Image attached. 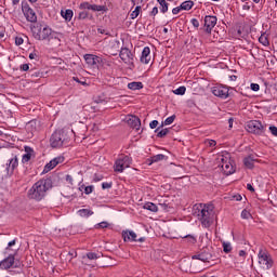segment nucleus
Listing matches in <instances>:
<instances>
[{
  "mask_svg": "<svg viewBox=\"0 0 277 277\" xmlns=\"http://www.w3.org/2000/svg\"><path fill=\"white\" fill-rule=\"evenodd\" d=\"M144 88V83L142 82H130L128 83V89L129 90H142Z\"/></svg>",
  "mask_w": 277,
  "mask_h": 277,
  "instance_id": "nucleus-28",
  "label": "nucleus"
},
{
  "mask_svg": "<svg viewBox=\"0 0 277 277\" xmlns=\"http://www.w3.org/2000/svg\"><path fill=\"white\" fill-rule=\"evenodd\" d=\"M161 129V126L155 130V133H157V137H166L168 133H170V130L168 128ZM160 130V131H159Z\"/></svg>",
  "mask_w": 277,
  "mask_h": 277,
  "instance_id": "nucleus-30",
  "label": "nucleus"
},
{
  "mask_svg": "<svg viewBox=\"0 0 277 277\" xmlns=\"http://www.w3.org/2000/svg\"><path fill=\"white\" fill-rule=\"evenodd\" d=\"M50 144L52 148H62V146H68L70 138L64 131H55L50 137Z\"/></svg>",
  "mask_w": 277,
  "mask_h": 277,
  "instance_id": "nucleus-4",
  "label": "nucleus"
},
{
  "mask_svg": "<svg viewBox=\"0 0 277 277\" xmlns=\"http://www.w3.org/2000/svg\"><path fill=\"white\" fill-rule=\"evenodd\" d=\"M159 124V121L158 120H153L150 123H149V128L150 129H157Z\"/></svg>",
  "mask_w": 277,
  "mask_h": 277,
  "instance_id": "nucleus-51",
  "label": "nucleus"
},
{
  "mask_svg": "<svg viewBox=\"0 0 277 277\" xmlns=\"http://www.w3.org/2000/svg\"><path fill=\"white\" fill-rule=\"evenodd\" d=\"M217 143L215 142V141H213V140H210V141H208V145L210 146V147H213V146H215Z\"/></svg>",
  "mask_w": 277,
  "mask_h": 277,
  "instance_id": "nucleus-60",
  "label": "nucleus"
},
{
  "mask_svg": "<svg viewBox=\"0 0 277 277\" xmlns=\"http://www.w3.org/2000/svg\"><path fill=\"white\" fill-rule=\"evenodd\" d=\"M83 189H84V194H85L87 196H90V194H92V192H94V186H93V185H90V186L81 185V186L79 187V190H80V192H83Z\"/></svg>",
  "mask_w": 277,
  "mask_h": 277,
  "instance_id": "nucleus-31",
  "label": "nucleus"
},
{
  "mask_svg": "<svg viewBox=\"0 0 277 277\" xmlns=\"http://www.w3.org/2000/svg\"><path fill=\"white\" fill-rule=\"evenodd\" d=\"M84 61L89 66H96V64H101V57L94 55V54H85Z\"/></svg>",
  "mask_w": 277,
  "mask_h": 277,
  "instance_id": "nucleus-19",
  "label": "nucleus"
},
{
  "mask_svg": "<svg viewBox=\"0 0 277 277\" xmlns=\"http://www.w3.org/2000/svg\"><path fill=\"white\" fill-rule=\"evenodd\" d=\"M8 256L5 259H3L2 261H0V269H10V268H14V269H18L21 267H23V263H21V261L16 260V251H13L11 253H6Z\"/></svg>",
  "mask_w": 277,
  "mask_h": 277,
  "instance_id": "nucleus-5",
  "label": "nucleus"
},
{
  "mask_svg": "<svg viewBox=\"0 0 277 277\" xmlns=\"http://www.w3.org/2000/svg\"><path fill=\"white\" fill-rule=\"evenodd\" d=\"M54 161H56L57 166H58V163H64V156H58V157L54 158Z\"/></svg>",
  "mask_w": 277,
  "mask_h": 277,
  "instance_id": "nucleus-52",
  "label": "nucleus"
},
{
  "mask_svg": "<svg viewBox=\"0 0 277 277\" xmlns=\"http://www.w3.org/2000/svg\"><path fill=\"white\" fill-rule=\"evenodd\" d=\"M131 163H133V159L129 156H121L115 161L114 170L115 172H124L127 168H131Z\"/></svg>",
  "mask_w": 277,
  "mask_h": 277,
  "instance_id": "nucleus-9",
  "label": "nucleus"
},
{
  "mask_svg": "<svg viewBox=\"0 0 277 277\" xmlns=\"http://www.w3.org/2000/svg\"><path fill=\"white\" fill-rule=\"evenodd\" d=\"M259 162V159H255L254 155H249L243 159V164L249 170H252L254 168V163Z\"/></svg>",
  "mask_w": 277,
  "mask_h": 277,
  "instance_id": "nucleus-22",
  "label": "nucleus"
},
{
  "mask_svg": "<svg viewBox=\"0 0 277 277\" xmlns=\"http://www.w3.org/2000/svg\"><path fill=\"white\" fill-rule=\"evenodd\" d=\"M241 217H242V220H250V217H252V214L250 213V211L245 209L241 212Z\"/></svg>",
  "mask_w": 277,
  "mask_h": 277,
  "instance_id": "nucleus-40",
  "label": "nucleus"
},
{
  "mask_svg": "<svg viewBox=\"0 0 277 277\" xmlns=\"http://www.w3.org/2000/svg\"><path fill=\"white\" fill-rule=\"evenodd\" d=\"M25 154L22 156V163H28L34 155V148L29 146L24 147Z\"/></svg>",
  "mask_w": 277,
  "mask_h": 277,
  "instance_id": "nucleus-21",
  "label": "nucleus"
},
{
  "mask_svg": "<svg viewBox=\"0 0 277 277\" xmlns=\"http://www.w3.org/2000/svg\"><path fill=\"white\" fill-rule=\"evenodd\" d=\"M217 25V17L215 15H206L203 18V27L206 34H211L213 31V27Z\"/></svg>",
  "mask_w": 277,
  "mask_h": 277,
  "instance_id": "nucleus-11",
  "label": "nucleus"
},
{
  "mask_svg": "<svg viewBox=\"0 0 277 277\" xmlns=\"http://www.w3.org/2000/svg\"><path fill=\"white\" fill-rule=\"evenodd\" d=\"M89 14L87 11H82L78 14V19L79 21H85V18H88Z\"/></svg>",
  "mask_w": 277,
  "mask_h": 277,
  "instance_id": "nucleus-42",
  "label": "nucleus"
},
{
  "mask_svg": "<svg viewBox=\"0 0 277 277\" xmlns=\"http://www.w3.org/2000/svg\"><path fill=\"white\" fill-rule=\"evenodd\" d=\"M181 10H183V9H181V6L173 8L172 14L176 15L181 12Z\"/></svg>",
  "mask_w": 277,
  "mask_h": 277,
  "instance_id": "nucleus-55",
  "label": "nucleus"
},
{
  "mask_svg": "<svg viewBox=\"0 0 277 277\" xmlns=\"http://www.w3.org/2000/svg\"><path fill=\"white\" fill-rule=\"evenodd\" d=\"M194 215H197L203 228H209L213 224V207L205 203L194 206Z\"/></svg>",
  "mask_w": 277,
  "mask_h": 277,
  "instance_id": "nucleus-2",
  "label": "nucleus"
},
{
  "mask_svg": "<svg viewBox=\"0 0 277 277\" xmlns=\"http://www.w3.org/2000/svg\"><path fill=\"white\" fill-rule=\"evenodd\" d=\"M29 76L31 77V79H42V77H44V72L40 70L30 69Z\"/></svg>",
  "mask_w": 277,
  "mask_h": 277,
  "instance_id": "nucleus-27",
  "label": "nucleus"
},
{
  "mask_svg": "<svg viewBox=\"0 0 277 277\" xmlns=\"http://www.w3.org/2000/svg\"><path fill=\"white\" fill-rule=\"evenodd\" d=\"M140 60H141L142 64H150V61L153 60V56L150 55V48L149 47H145L143 49Z\"/></svg>",
  "mask_w": 277,
  "mask_h": 277,
  "instance_id": "nucleus-18",
  "label": "nucleus"
},
{
  "mask_svg": "<svg viewBox=\"0 0 277 277\" xmlns=\"http://www.w3.org/2000/svg\"><path fill=\"white\" fill-rule=\"evenodd\" d=\"M119 57L124 62V64H133V53H131L129 48H122L119 53Z\"/></svg>",
  "mask_w": 277,
  "mask_h": 277,
  "instance_id": "nucleus-15",
  "label": "nucleus"
},
{
  "mask_svg": "<svg viewBox=\"0 0 277 277\" xmlns=\"http://www.w3.org/2000/svg\"><path fill=\"white\" fill-rule=\"evenodd\" d=\"M97 34H102V35H105V36L109 35V32L105 28H97Z\"/></svg>",
  "mask_w": 277,
  "mask_h": 277,
  "instance_id": "nucleus-53",
  "label": "nucleus"
},
{
  "mask_svg": "<svg viewBox=\"0 0 277 277\" xmlns=\"http://www.w3.org/2000/svg\"><path fill=\"white\" fill-rule=\"evenodd\" d=\"M12 246H16V239H13L8 243V247L4 249V254H9V253L13 252Z\"/></svg>",
  "mask_w": 277,
  "mask_h": 277,
  "instance_id": "nucleus-37",
  "label": "nucleus"
},
{
  "mask_svg": "<svg viewBox=\"0 0 277 277\" xmlns=\"http://www.w3.org/2000/svg\"><path fill=\"white\" fill-rule=\"evenodd\" d=\"M79 10H91L92 12H107L105 5L91 4L90 2H82L79 5Z\"/></svg>",
  "mask_w": 277,
  "mask_h": 277,
  "instance_id": "nucleus-12",
  "label": "nucleus"
},
{
  "mask_svg": "<svg viewBox=\"0 0 277 277\" xmlns=\"http://www.w3.org/2000/svg\"><path fill=\"white\" fill-rule=\"evenodd\" d=\"M87 259H89V261H96V259H101V256L94 252H89L87 253Z\"/></svg>",
  "mask_w": 277,
  "mask_h": 277,
  "instance_id": "nucleus-39",
  "label": "nucleus"
},
{
  "mask_svg": "<svg viewBox=\"0 0 277 277\" xmlns=\"http://www.w3.org/2000/svg\"><path fill=\"white\" fill-rule=\"evenodd\" d=\"M251 90L253 92H259V90H261V85H259V83H251Z\"/></svg>",
  "mask_w": 277,
  "mask_h": 277,
  "instance_id": "nucleus-48",
  "label": "nucleus"
},
{
  "mask_svg": "<svg viewBox=\"0 0 277 277\" xmlns=\"http://www.w3.org/2000/svg\"><path fill=\"white\" fill-rule=\"evenodd\" d=\"M19 70H22L23 72H27V70H29V64H22L19 66Z\"/></svg>",
  "mask_w": 277,
  "mask_h": 277,
  "instance_id": "nucleus-50",
  "label": "nucleus"
},
{
  "mask_svg": "<svg viewBox=\"0 0 277 277\" xmlns=\"http://www.w3.org/2000/svg\"><path fill=\"white\" fill-rule=\"evenodd\" d=\"M114 183L111 182H104L102 183V189H111Z\"/></svg>",
  "mask_w": 277,
  "mask_h": 277,
  "instance_id": "nucleus-43",
  "label": "nucleus"
},
{
  "mask_svg": "<svg viewBox=\"0 0 277 277\" xmlns=\"http://www.w3.org/2000/svg\"><path fill=\"white\" fill-rule=\"evenodd\" d=\"M18 168V157L14 156L13 158L9 159L6 162L5 171L6 174H14V170Z\"/></svg>",
  "mask_w": 277,
  "mask_h": 277,
  "instance_id": "nucleus-16",
  "label": "nucleus"
},
{
  "mask_svg": "<svg viewBox=\"0 0 277 277\" xmlns=\"http://www.w3.org/2000/svg\"><path fill=\"white\" fill-rule=\"evenodd\" d=\"M247 131L255 135H261L264 132L263 123L259 120H251L247 123Z\"/></svg>",
  "mask_w": 277,
  "mask_h": 277,
  "instance_id": "nucleus-10",
  "label": "nucleus"
},
{
  "mask_svg": "<svg viewBox=\"0 0 277 277\" xmlns=\"http://www.w3.org/2000/svg\"><path fill=\"white\" fill-rule=\"evenodd\" d=\"M233 163L234 161L233 159H230L229 154L219 157V168H221L225 176H230V174H235V166Z\"/></svg>",
  "mask_w": 277,
  "mask_h": 277,
  "instance_id": "nucleus-6",
  "label": "nucleus"
},
{
  "mask_svg": "<svg viewBox=\"0 0 277 277\" xmlns=\"http://www.w3.org/2000/svg\"><path fill=\"white\" fill-rule=\"evenodd\" d=\"M157 14H159V8L154 6L149 13V16H157Z\"/></svg>",
  "mask_w": 277,
  "mask_h": 277,
  "instance_id": "nucleus-49",
  "label": "nucleus"
},
{
  "mask_svg": "<svg viewBox=\"0 0 277 277\" xmlns=\"http://www.w3.org/2000/svg\"><path fill=\"white\" fill-rule=\"evenodd\" d=\"M30 31L35 40H51L53 29L49 25H42L40 23L31 24Z\"/></svg>",
  "mask_w": 277,
  "mask_h": 277,
  "instance_id": "nucleus-3",
  "label": "nucleus"
},
{
  "mask_svg": "<svg viewBox=\"0 0 277 277\" xmlns=\"http://www.w3.org/2000/svg\"><path fill=\"white\" fill-rule=\"evenodd\" d=\"M21 3V0H12V5L14 6V10H16V5Z\"/></svg>",
  "mask_w": 277,
  "mask_h": 277,
  "instance_id": "nucleus-59",
  "label": "nucleus"
},
{
  "mask_svg": "<svg viewBox=\"0 0 277 277\" xmlns=\"http://www.w3.org/2000/svg\"><path fill=\"white\" fill-rule=\"evenodd\" d=\"M77 213L80 217H90V215H94V211L90 209H80Z\"/></svg>",
  "mask_w": 277,
  "mask_h": 277,
  "instance_id": "nucleus-25",
  "label": "nucleus"
},
{
  "mask_svg": "<svg viewBox=\"0 0 277 277\" xmlns=\"http://www.w3.org/2000/svg\"><path fill=\"white\" fill-rule=\"evenodd\" d=\"M212 94L219 98H228V87L215 85L212 88Z\"/></svg>",
  "mask_w": 277,
  "mask_h": 277,
  "instance_id": "nucleus-14",
  "label": "nucleus"
},
{
  "mask_svg": "<svg viewBox=\"0 0 277 277\" xmlns=\"http://www.w3.org/2000/svg\"><path fill=\"white\" fill-rule=\"evenodd\" d=\"M247 189L249 192H254V186H252V184H247Z\"/></svg>",
  "mask_w": 277,
  "mask_h": 277,
  "instance_id": "nucleus-62",
  "label": "nucleus"
},
{
  "mask_svg": "<svg viewBox=\"0 0 277 277\" xmlns=\"http://www.w3.org/2000/svg\"><path fill=\"white\" fill-rule=\"evenodd\" d=\"M53 187V180L51 179H42L36 182L32 187L28 190V197L31 200H37L40 202L45 196L49 189Z\"/></svg>",
  "mask_w": 277,
  "mask_h": 277,
  "instance_id": "nucleus-1",
  "label": "nucleus"
},
{
  "mask_svg": "<svg viewBox=\"0 0 277 277\" xmlns=\"http://www.w3.org/2000/svg\"><path fill=\"white\" fill-rule=\"evenodd\" d=\"M127 122L131 129H135V131H140V127H142V121L136 116H129Z\"/></svg>",
  "mask_w": 277,
  "mask_h": 277,
  "instance_id": "nucleus-17",
  "label": "nucleus"
},
{
  "mask_svg": "<svg viewBox=\"0 0 277 277\" xmlns=\"http://www.w3.org/2000/svg\"><path fill=\"white\" fill-rule=\"evenodd\" d=\"M29 60H38V54H36V52L30 53Z\"/></svg>",
  "mask_w": 277,
  "mask_h": 277,
  "instance_id": "nucleus-57",
  "label": "nucleus"
},
{
  "mask_svg": "<svg viewBox=\"0 0 277 277\" xmlns=\"http://www.w3.org/2000/svg\"><path fill=\"white\" fill-rule=\"evenodd\" d=\"M122 238L123 241H137V234L133 230H123Z\"/></svg>",
  "mask_w": 277,
  "mask_h": 277,
  "instance_id": "nucleus-20",
  "label": "nucleus"
},
{
  "mask_svg": "<svg viewBox=\"0 0 277 277\" xmlns=\"http://www.w3.org/2000/svg\"><path fill=\"white\" fill-rule=\"evenodd\" d=\"M233 246H230V242H223V251L228 254L232 252Z\"/></svg>",
  "mask_w": 277,
  "mask_h": 277,
  "instance_id": "nucleus-38",
  "label": "nucleus"
},
{
  "mask_svg": "<svg viewBox=\"0 0 277 277\" xmlns=\"http://www.w3.org/2000/svg\"><path fill=\"white\" fill-rule=\"evenodd\" d=\"M184 239H188L189 243H196V237L192 235L184 236Z\"/></svg>",
  "mask_w": 277,
  "mask_h": 277,
  "instance_id": "nucleus-46",
  "label": "nucleus"
},
{
  "mask_svg": "<svg viewBox=\"0 0 277 277\" xmlns=\"http://www.w3.org/2000/svg\"><path fill=\"white\" fill-rule=\"evenodd\" d=\"M238 254L242 259V261H246V256H247L248 253H246L245 250H240Z\"/></svg>",
  "mask_w": 277,
  "mask_h": 277,
  "instance_id": "nucleus-54",
  "label": "nucleus"
},
{
  "mask_svg": "<svg viewBox=\"0 0 277 277\" xmlns=\"http://www.w3.org/2000/svg\"><path fill=\"white\" fill-rule=\"evenodd\" d=\"M164 159H168V156L163 154H158L150 157V163H157L159 161H163Z\"/></svg>",
  "mask_w": 277,
  "mask_h": 277,
  "instance_id": "nucleus-26",
  "label": "nucleus"
},
{
  "mask_svg": "<svg viewBox=\"0 0 277 277\" xmlns=\"http://www.w3.org/2000/svg\"><path fill=\"white\" fill-rule=\"evenodd\" d=\"M180 8L185 11L192 10L194 8V1L187 0L181 3Z\"/></svg>",
  "mask_w": 277,
  "mask_h": 277,
  "instance_id": "nucleus-29",
  "label": "nucleus"
},
{
  "mask_svg": "<svg viewBox=\"0 0 277 277\" xmlns=\"http://www.w3.org/2000/svg\"><path fill=\"white\" fill-rule=\"evenodd\" d=\"M190 23H192L193 27H195V29H198V27H200V22H198L197 18H192Z\"/></svg>",
  "mask_w": 277,
  "mask_h": 277,
  "instance_id": "nucleus-45",
  "label": "nucleus"
},
{
  "mask_svg": "<svg viewBox=\"0 0 277 277\" xmlns=\"http://www.w3.org/2000/svg\"><path fill=\"white\" fill-rule=\"evenodd\" d=\"M0 137H3L4 140H8L9 135H8V133L0 130Z\"/></svg>",
  "mask_w": 277,
  "mask_h": 277,
  "instance_id": "nucleus-58",
  "label": "nucleus"
},
{
  "mask_svg": "<svg viewBox=\"0 0 277 277\" xmlns=\"http://www.w3.org/2000/svg\"><path fill=\"white\" fill-rule=\"evenodd\" d=\"M61 16L66 21V23H70L72 21V16H75V12L70 9H66L65 11H61Z\"/></svg>",
  "mask_w": 277,
  "mask_h": 277,
  "instance_id": "nucleus-23",
  "label": "nucleus"
},
{
  "mask_svg": "<svg viewBox=\"0 0 277 277\" xmlns=\"http://www.w3.org/2000/svg\"><path fill=\"white\" fill-rule=\"evenodd\" d=\"M108 226H109V223H107V221H104L95 224L94 228H107Z\"/></svg>",
  "mask_w": 277,
  "mask_h": 277,
  "instance_id": "nucleus-41",
  "label": "nucleus"
},
{
  "mask_svg": "<svg viewBox=\"0 0 277 277\" xmlns=\"http://www.w3.org/2000/svg\"><path fill=\"white\" fill-rule=\"evenodd\" d=\"M23 42H24L23 38H16V39H15V44H16L17 47H21V44H23Z\"/></svg>",
  "mask_w": 277,
  "mask_h": 277,
  "instance_id": "nucleus-56",
  "label": "nucleus"
},
{
  "mask_svg": "<svg viewBox=\"0 0 277 277\" xmlns=\"http://www.w3.org/2000/svg\"><path fill=\"white\" fill-rule=\"evenodd\" d=\"M21 5L26 21L36 25V23H38V15L36 14V11L29 5V2H27V0H23Z\"/></svg>",
  "mask_w": 277,
  "mask_h": 277,
  "instance_id": "nucleus-7",
  "label": "nucleus"
},
{
  "mask_svg": "<svg viewBox=\"0 0 277 277\" xmlns=\"http://www.w3.org/2000/svg\"><path fill=\"white\" fill-rule=\"evenodd\" d=\"M259 263L261 265H264L266 269H272V265H274V261L271 260L269 255L263 250H260L259 252Z\"/></svg>",
  "mask_w": 277,
  "mask_h": 277,
  "instance_id": "nucleus-13",
  "label": "nucleus"
},
{
  "mask_svg": "<svg viewBox=\"0 0 277 277\" xmlns=\"http://www.w3.org/2000/svg\"><path fill=\"white\" fill-rule=\"evenodd\" d=\"M143 209H146L147 211H151V213H157V211H159V207H157V205L153 202H146L143 206Z\"/></svg>",
  "mask_w": 277,
  "mask_h": 277,
  "instance_id": "nucleus-24",
  "label": "nucleus"
},
{
  "mask_svg": "<svg viewBox=\"0 0 277 277\" xmlns=\"http://www.w3.org/2000/svg\"><path fill=\"white\" fill-rule=\"evenodd\" d=\"M242 10H250V4L249 3H245L243 5H242Z\"/></svg>",
  "mask_w": 277,
  "mask_h": 277,
  "instance_id": "nucleus-63",
  "label": "nucleus"
},
{
  "mask_svg": "<svg viewBox=\"0 0 277 277\" xmlns=\"http://www.w3.org/2000/svg\"><path fill=\"white\" fill-rule=\"evenodd\" d=\"M159 2L160 5V12L162 14H166V12H168V2H166V0H157Z\"/></svg>",
  "mask_w": 277,
  "mask_h": 277,
  "instance_id": "nucleus-33",
  "label": "nucleus"
},
{
  "mask_svg": "<svg viewBox=\"0 0 277 277\" xmlns=\"http://www.w3.org/2000/svg\"><path fill=\"white\" fill-rule=\"evenodd\" d=\"M185 92H187V88H185L184 85L175 89L173 91V94H176L177 96H183L185 94Z\"/></svg>",
  "mask_w": 277,
  "mask_h": 277,
  "instance_id": "nucleus-35",
  "label": "nucleus"
},
{
  "mask_svg": "<svg viewBox=\"0 0 277 277\" xmlns=\"http://www.w3.org/2000/svg\"><path fill=\"white\" fill-rule=\"evenodd\" d=\"M140 12H142V6L137 5L135 6L134 11L130 14V17L132 21H135L140 16Z\"/></svg>",
  "mask_w": 277,
  "mask_h": 277,
  "instance_id": "nucleus-34",
  "label": "nucleus"
},
{
  "mask_svg": "<svg viewBox=\"0 0 277 277\" xmlns=\"http://www.w3.org/2000/svg\"><path fill=\"white\" fill-rule=\"evenodd\" d=\"M53 168H55V167H53V163H51V161L49 162V163H47L45 166H44V169H43V172H51V170H53Z\"/></svg>",
  "mask_w": 277,
  "mask_h": 277,
  "instance_id": "nucleus-44",
  "label": "nucleus"
},
{
  "mask_svg": "<svg viewBox=\"0 0 277 277\" xmlns=\"http://www.w3.org/2000/svg\"><path fill=\"white\" fill-rule=\"evenodd\" d=\"M193 261H202L209 263L213 259V247H206L198 253L192 256Z\"/></svg>",
  "mask_w": 277,
  "mask_h": 277,
  "instance_id": "nucleus-8",
  "label": "nucleus"
},
{
  "mask_svg": "<svg viewBox=\"0 0 277 277\" xmlns=\"http://www.w3.org/2000/svg\"><path fill=\"white\" fill-rule=\"evenodd\" d=\"M268 129H269L272 135L277 137V127L276 126H271Z\"/></svg>",
  "mask_w": 277,
  "mask_h": 277,
  "instance_id": "nucleus-47",
  "label": "nucleus"
},
{
  "mask_svg": "<svg viewBox=\"0 0 277 277\" xmlns=\"http://www.w3.org/2000/svg\"><path fill=\"white\" fill-rule=\"evenodd\" d=\"M174 120H176V115H172V116L168 117L160 127H163V124L166 127H168L169 124H172V122H174Z\"/></svg>",
  "mask_w": 277,
  "mask_h": 277,
  "instance_id": "nucleus-36",
  "label": "nucleus"
},
{
  "mask_svg": "<svg viewBox=\"0 0 277 277\" xmlns=\"http://www.w3.org/2000/svg\"><path fill=\"white\" fill-rule=\"evenodd\" d=\"M229 81H237V76L235 75L229 76Z\"/></svg>",
  "mask_w": 277,
  "mask_h": 277,
  "instance_id": "nucleus-64",
  "label": "nucleus"
},
{
  "mask_svg": "<svg viewBox=\"0 0 277 277\" xmlns=\"http://www.w3.org/2000/svg\"><path fill=\"white\" fill-rule=\"evenodd\" d=\"M66 181L72 185V175H66Z\"/></svg>",
  "mask_w": 277,
  "mask_h": 277,
  "instance_id": "nucleus-61",
  "label": "nucleus"
},
{
  "mask_svg": "<svg viewBox=\"0 0 277 277\" xmlns=\"http://www.w3.org/2000/svg\"><path fill=\"white\" fill-rule=\"evenodd\" d=\"M260 44H263V47H269V39H267V35L262 34L259 38Z\"/></svg>",
  "mask_w": 277,
  "mask_h": 277,
  "instance_id": "nucleus-32",
  "label": "nucleus"
}]
</instances>
